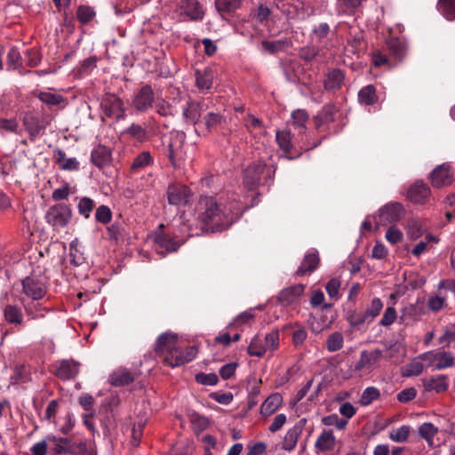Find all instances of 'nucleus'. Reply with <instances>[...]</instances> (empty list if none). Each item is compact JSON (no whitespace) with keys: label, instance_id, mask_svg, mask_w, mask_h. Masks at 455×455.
<instances>
[{"label":"nucleus","instance_id":"1","mask_svg":"<svg viewBox=\"0 0 455 455\" xmlns=\"http://www.w3.org/2000/svg\"><path fill=\"white\" fill-rule=\"evenodd\" d=\"M275 166L257 161L244 170L243 185L249 191H254L259 185L268 187L274 180Z\"/></svg>","mask_w":455,"mask_h":455},{"label":"nucleus","instance_id":"2","mask_svg":"<svg viewBox=\"0 0 455 455\" xmlns=\"http://www.w3.org/2000/svg\"><path fill=\"white\" fill-rule=\"evenodd\" d=\"M275 140L288 159L298 158L303 151H308L316 147V145L306 143L305 139H301V137L295 139L294 135L288 129L277 130Z\"/></svg>","mask_w":455,"mask_h":455},{"label":"nucleus","instance_id":"3","mask_svg":"<svg viewBox=\"0 0 455 455\" xmlns=\"http://www.w3.org/2000/svg\"><path fill=\"white\" fill-rule=\"evenodd\" d=\"M185 142V132L180 131H172L170 132L164 154L174 169H180L186 161Z\"/></svg>","mask_w":455,"mask_h":455},{"label":"nucleus","instance_id":"4","mask_svg":"<svg viewBox=\"0 0 455 455\" xmlns=\"http://www.w3.org/2000/svg\"><path fill=\"white\" fill-rule=\"evenodd\" d=\"M101 111V121L110 119L114 122H119L126 117V108L124 100L115 93L107 92L101 97L100 103Z\"/></svg>","mask_w":455,"mask_h":455},{"label":"nucleus","instance_id":"5","mask_svg":"<svg viewBox=\"0 0 455 455\" xmlns=\"http://www.w3.org/2000/svg\"><path fill=\"white\" fill-rule=\"evenodd\" d=\"M199 219L205 225L211 223L224 224L232 221L233 218L222 209V204L217 201H199Z\"/></svg>","mask_w":455,"mask_h":455},{"label":"nucleus","instance_id":"6","mask_svg":"<svg viewBox=\"0 0 455 455\" xmlns=\"http://www.w3.org/2000/svg\"><path fill=\"white\" fill-rule=\"evenodd\" d=\"M343 119L339 108L336 104L328 103L314 116V124L316 130L325 132L334 123H337L340 129L345 124Z\"/></svg>","mask_w":455,"mask_h":455},{"label":"nucleus","instance_id":"7","mask_svg":"<svg viewBox=\"0 0 455 455\" xmlns=\"http://www.w3.org/2000/svg\"><path fill=\"white\" fill-rule=\"evenodd\" d=\"M22 292L32 300H41L47 292V282L44 275L31 274L22 282Z\"/></svg>","mask_w":455,"mask_h":455},{"label":"nucleus","instance_id":"8","mask_svg":"<svg viewBox=\"0 0 455 455\" xmlns=\"http://www.w3.org/2000/svg\"><path fill=\"white\" fill-rule=\"evenodd\" d=\"M434 188H443L451 186L455 180V170L450 162L436 165L427 175Z\"/></svg>","mask_w":455,"mask_h":455},{"label":"nucleus","instance_id":"9","mask_svg":"<svg viewBox=\"0 0 455 455\" xmlns=\"http://www.w3.org/2000/svg\"><path fill=\"white\" fill-rule=\"evenodd\" d=\"M405 213L406 211L402 204L398 202L388 203L379 210L376 223L382 226L395 223L403 219Z\"/></svg>","mask_w":455,"mask_h":455},{"label":"nucleus","instance_id":"10","mask_svg":"<svg viewBox=\"0 0 455 455\" xmlns=\"http://www.w3.org/2000/svg\"><path fill=\"white\" fill-rule=\"evenodd\" d=\"M184 20L199 21L204 17V10L198 0H180L175 10Z\"/></svg>","mask_w":455,"mask_h":455},{"label":"nucleus","instance_id":"11","mask_svg":"<svg viewBox=\"0 0 455 455\" xmlns=\"http://www.w3.org/2000/svg\"><path fill=\"white\" fill-rule=\"evenodd\" d=\"M52 372L58 379L67 381L76 378L80 371V363L74 359H62L52 365Z\"/></svg>","mask_w":455,"mask_h":455},{"label":"nucleus","instance_id":"12","mask_svg":"<svg viewBox=\"0 0 455 455\" xmlns=\"http://www.w3.org/2000/svg\"><path fill=\"white\" fill-rule=\"evenodd\" d=\"M71 218V210L65 204H56L49 208L45 213L47 223L53 228H63L68 225Z\"/></svg>","mask_w":455,"mask_h":455},{"label":"nucleus","instance_id":"13","mask_svg":"<svg viewBox=\"0 0 455 455\" xmlns=\"http://www.w3.org/2000/svg\"><path fill=\"white\" fill-rule=\"evenodd\" d=\"M155 92L150 84H143L134 93L132 105L140 113H145L153 108Z\"/></svg>","mask_w":455,"mask_h":455},{"label":"nucleus","instance_id":"14","mask_svg":"<svg viewBox=\"0 0 455 455\" xmlns=\"http://www.w3.org/2000/svg\"><path fill=\"white\" fill-rule=\"evenodd\" d=\"M178 335L172 332H164L158 336L155 343L156 354L163 358L165 363V357L172 355L178 347Z\"/></svg>","mask_w":455,"mask_h":455},{"label":"nucleus","instance_id":"15","mask_svg":"<svg viewBox=\"0 0 455 455\" xmlns=\"http://www.w3.org/2000/svg\"><path fill=\"white\" fill-rule=\"evenodd\" d=\"M22 124L25 130L28 132L31 141H35L38 137L42 136L46 129L44 119L32 112L25 113Z\"/></svg>","mask_w":455,"mask_h":455},{"label":"nucleus","instance_id":"16","mask_svg":"<svg viewBox=\"0 0 455 455\" xmlns=\"http://www.w3.org/2000/svg\"><path fill=\"white\" fill-rule=\"evenodd\" d=\"M77 438L75 437H57L48 435L47 440L51 446L52 455H71Z\"/></svg>","mask_w":455,"mask_h":455},{"label":"nucleus","instance_id":"17","mask_svg":"<svg viewBox=\"0 0 455 455\" xmlns=\"http://www.w3.org/2000/svg\"><path fill=\"white\" fill-rule=\"evenodd\" d=\"M154 241L157 253L162 255L177 251L181 245L179 241H176L171 235L164 233L163 231L156 233Z\"/></svg>","mask_w":455,"mask_h":455},{"label":"nucleus","instance_id":"18","mask_svg":"<svg viewBox=\"0 0 455 455\" xmlns=\"http://www.w3.org/2000/svg\"><path fill=\"white\" fill-rule=\"evenodd\" d=\"M52 160L61 171L73 172L80 170V162L76 157H68L61 148L53 150Z\"/></svg>","mask_w":455,"mask_h":455},{"label":"nucleus","instance_id":"19","mask_svg":"<svg viewBox=\"0 0 455 455\" xmlns=\"http://www.w3.org/2000/svg\"><path fill=\"white\" fill-rule=\"evenodd\" d=\"M345 73L339 68H330L324 74L323 85L324 90L336 91L339 90L344 83Z\"/></svg>","mask_w":455,"mask_h":455},{"label":"nucleus","instance_id":"20","mask_svg":"<svg viewBox=\"0 0 455 455\" xmlns=\"http://www.w3.org/2000/svg\"><path fill=\"white\" fill-rule=\"evenodd\" d=\"M204 124L208 132L226 135L227 120L219 113L210 112L204 116Z\"/></svg>","mask_w":455,"mask_h":455},{"label":"nucleus","instance_id":"21","mask_svg":"<svg viewBox=\"0 0 455 455\" xmlns=\"http://www.w3.org/2000/svg\"><path fill=\"white\" fill-rule=\"evenodd\" d=\"M306 423V419H300L291 429L287 431L282 447L283 450L288 451L294 450Z\"/></svg>","mask_w":455,"mask_h":455},{"label":"nucleus","instance_id":"22","mask_svg":"<svg viewBox=\"0 0 455 455\" xmlns=\"http://www.w3.org/2000/svg\"><path fill=\"white\" fill-rule=\"evenodd\" d=\"M112 160V150L110 148L99 144L91 153V161L98 168H103Z\"/></svg>","mask_w":455,"mask_h":455},{"label":"nucleus","instance_id":"23","mask_svg":"<svg viewBox=\"0 0 455 455\" xmlns=\"http://www.w3.org/2000/svg\"><path fill=\"white\" fill-rule=\"evenodd\" d=\"M305 285L295 284L285 289H283L277 297L280 304L283 306H289L295 301L304 293Z\"/></svg>","mask_w":455,"mask_h":455},{"label":"nucleus","instance_id":"24","mask_svg":"<svg viewBox=\"0 0 455 455\" xmlns=\"http://www.w3.org/2000/svg\"><path fill=\"white\" fill-rule=\"evenodd\" d=\"M407 199H427L431 196V188L423 180H417L406 191Z\"/></svg>","mask_w":455,"mask_h":455},{"label":"nucleus","instance_id":"25","mask_svg":"<svg viewBox=\"0 0 455 455\" xmlns=\"http://www.w3.org/2000/svg\"><path fill=\"white\" fill-rule=\"evenodd\" d=\"M123 134L141 144L148 141L152 137V134L146 127L137 123H132L129 125L123 132Z\"/></svg>","mask_w":455,"mask_h":455},{"label":"nucleus","instance_id":"26","mask_svg":"<svg viewBox=\"0 0 455 455\" xmlns=\"http://www.w3.org/2000/svg\"><path fill=\"white\" fill-rule=\"evenodd\" d=\"M320 262L317 252H308L305 255L300 266L295 272L296 276H302L305 275H310L318 267Z\"/></svg>","mask_w":455,"mask_h":455},{"label":"nucleus","instance_id":"27","mask_svg":"<svg viewBox=\"0 0 455 455\" xmlns=\"http://www.w3.org/2000/svg\"><path fill=\"white\" fill-rule=\"evenodd\" d=\"M308 120V114L306 110L297 109L291 114V124L298 131L299 137L306 139V124Z\"/></svg>","mask_w":455,"mask_h":455},{"label":"nucleus","instance_id":"28","mask_svg":"<svg viewBox=\"0 0 455 455\" xmlns=\"http://www.w3.org/2000/svg\"><path fill=\"white\" fill-rule=\"evenodd\" d=\"M168 199H188L191 196V189L180 182H172L167 188Z\"/></svg>","mask_w":455,"mask_h":455},{"label":"nucleus","instance_id":"29","mask_svg":"<svg viewBox=\"0 0 455 455\" xmlns=\"http://www.w3.org/2000/svg\"><path fill=\"white\" fill-rule=\"evenodd\" d=\"M282 403L283 397L280 394H272L261 404L260 413L265 417H268L281 406Z\"/></svg>","mask_w":455,"mask_h":455},{"label":"nucleus","instance_id":"30","mask_svg":"<svg viewBox=\"0 0 455 455\" xmlns=\"http://www.w3.org/2000/svg\"><path fill=\"white\" fill-rule=\"evenodd\" d=\"M315 446L322 451H331L335 447V436L331 429H324L315 441Z\"/></svg>","mask_w":455,"mask_h":455},{"label":"nucleus","instance_id":"31","mask_svg":"<svg viewBox=\"0 0 455 455\" xmlns=\"http://www.w3.org/2000/svg\"><path fill=\"white\" fill-rule=\"evenodd\" d=\"M379 97L374 85L363 87L358 92V100L362 105L372 106L378 102Z\"/></svg>","mask_w":455,"mask_h":455},{"label":"nucleus","instance_id":"32","mask_svg":"<svg viewBox=\"0 0 455 455\" xmlns=\"http://www.w3.org/2000/svg\"><path fill=\"white\" fill-rule=\"evenodd\" d=\"M387 49L389 53L396 60H402L405 55V45L397 37H391L386 41Z\"/></svg>","mask_w":455,"mask_h":455},{"label":"nucleus","instance_id":"33","mask_svg":"<svg viewBox=\"0 0 455 455\" xmlns=\"http://www.w3.org/2000/svg\"><path fill=\"white\" fill-rule=\"evenodd\" d=\"M202 111L203 108L199 102L190 101L183 109V116L188 122L195 124L199 121Z\"/></svg>","mask_w":455,"mask_h":455},{"label":"nucleus","instance_id":"34","mask_svg":"<svg viewBox=\"0 0 455 455\" xmlns=\"http://www.w3.org/2000/svg\"><path fill=\"white\" fill-rule=\"evenodd\" d=\"M423 386L427 391L435 390L436 393H441L448 387L447 378L445 375H440L436 378L426 379L423 380Z\"/></svg>","mask_w":455,"mask_h":455},{"label":"nucleus","instance_id":"35","mask_svg":"<svg viewBox=\"0 0 455 455\" xmlns=\"http://www.w3.org/2000/svg\"><path fill=\"white\" fill-rule=\"evenodd\" d=\"M25 311L32 319L44 317L46 313L50 311L47 307L43 306L39 300H32L28 304H24Z\"/></svg>","mask_w":455,"mask_h":455},{"label":"nucleus","instance_id":"36","mask_svg":"<svg viewBox=\"0 0 455 455\" xmlns=\"http://www.w3.org/2000/svg\"><path fill=\"white\" fill-rule=\"evenodd\" d=\"M213 73L211 69L196 71V82L200 90H209L212 86Z\"/></svg>","mask_w":455,"mask_h":455},{"label":"nucleus","instance_id":"37","mask_svg":"<svg viewBox=\"0 0 455 455\" xmlns=\"http://www.w3.org/2000/svg\"><path fill=\"white\" fill-rule=\"evenodd\" d=\"M132 373L127 370H118L111 375V384L116 387H122L133 382Z\"/></svg>","mask_w":455,"mask_h":455},{"label":"nucleus","instance_id":"38","mask_svg":"<svg viewBox=\"0 0 455 455\" xmlns=\"http://www.w3.org/2000/svg\"><path fill=\"white\" fill-rule=\"evenodd\" d=\"M4 315L5 320L12 324H20L23 321V314L21 309L17 306L7 305L4 307Z\"/></svg>","mask_w":455,"mask_h":455},{"label":"nucleus","instance_id":"39","mask_svg":"<svg viewBox=\"0 0 455 455\" xmlns=\"http://www.w3.org/2000/svg\"><path fill=\"white\" fill-rule=\"evenodd\" d=\"M76 15L82 25H86L95 18L96 12L93 7L82 4L77 7Z\"/></svg>","mask_w":455,"mask_h":455},{"label":"nucleus","instance_id":"40","mask_svg":"<svg viewBox=\"0 0 455 455\" xmlns=\"http://www.w3.org/2000/svg\"><path fill=\"white\" fill-rule=\"evenodd\" d=\"M243 0H215L218 12L225 13L235 12L242 6Z\"/></svg>","mask_w":455,"mask_h":455},{"label":"nucleus","instance_id":"41","mask_svg":"<svg viewBox=\"0 0 455 455\" xmlns=\"http://www.w3.org/2000/svg\"><path fill=\"white\" fill-rule=\"evenodd\" d=\"M7 66L9 69H20L23 68V59L19 49L12 47L7 54Z\"/></svg>","mask_w":455,"mask_h":455},{"label":"nucleus","instance_id":"42","mask_svg":"<svg viewBox=\"0 0 455 455\" xmlns=\"http://www.w3.org/2000/svg\"><path fill=\"white\" fill-rule=\"evenodd\" d=\"M383 308V302L379 298H374L371 304L366 307L364 315L368 323H371L381 312Z\"/></svg>","mask_w":455,"mask_h":455},{"label":"nucleus","instance_id":"43","mask_svg":"<svg viewBox=\"0 0 455 455\" xmlns=\"http://www.w3.org/2000/svg\"><path fill=\"white\" fill-rule=\"evenodd\" d=\"M153 107L155 108L156 114L160 116L169 117L174 116L173 106L164 99H158L154 102Z\"/></svg>","mask_w":455,"mask_h":455},{"label":"nucleus","instance_id":"44","mask_svg":"<svg viewBox=\"0 0 455 455\" xmlns=\"http://www.w3.org/2000/svg\"><path fill=\"white\" fill-rule=\"evenodd\" d=\"M343 335L339 331H335L328 337L326 340V348L329 352H336L343 347Z\"/></svg>","mask_w":455,"mask_h":455},{"label":"nucleus","instance_id":"45","mask_svg":"<svg viewBox=\"0 0 455 455\" xmlns=\"http://www.w3.org/2000/svg\"><path fill=\"white\" fill-rule=\"evenodd\" d=\"M37 98L49 106H58L65 101V98L61 94L48 92H41Z\"/></svg>","mask_w":455,"mask_h":455},{"label":"nucleus","instance_id":"46","mask_svg":"<svg viewBox=\"0 0 455 455\" xmlns=\"http://www.w3.org/2000/svg\"><path fill=\"white\" fill-rule=\"evenodd\" d=\"M267 351L264 342L258 336L251 339L248 347V354L252 356L262 357Z\"/></svg>","mask_w":455,"mask_h":455},{"label":"nucleus","instance_id":"47","mask_svg":"<svg viewBox=\"0 0 455 455\" xmlns=\"http://www.w3.org/2000/svg\"><path fill=\"white\" fill-rule=\"evenodd\" d=\"M153 164V157L149 151H143L139 154L133 160L131 168L137 170L144 168Z\"/></svg>","mask_w":455,"mask_h":455},{"label":"nucleus","instance_id":"48","mask_svg":"<svg viewBox=\"0 0 455 455\" xmlns=\"http://www.w3.org/2000/svg\"><path fill=\"white\" fill-rule=\"evenodd\" d=\"M371 62L375 68H380L383 66H387L388 68L392 67L390 63V59L387 57V53L380 50L373 51L371 53Z\"/></svg>","mask_w":455,"mask_h":455},{"label":"nucleus","instance_id":"49","mask_svg":"<svg viewBox=\"0 0 455 455\" xmlns=\"http://www.w3.org/2000/svg\"><path fill=\"white\" fill-rule=\"evenodd\" d=\"M380 395L379 390L375 387H366L360 398V403L363 406L371 404L373 401L377 400Z\"/></svg>","mask_w":455,"mask_h":455},{"label":"nucleus","instance_id":"50","mask_svg":"<svg viewBox=\"0 0 455 455\" xmlns=\"http://www.w3.org/2000/svg\"><path fill=\"white\" fill-rule=\"evenodd\" d=\"M438 6L447 20H452L455 18V0H439Z\"/></svg>","mask_w":455,"mask_h":455},{"label":"nucleus","instance_id":"51","mask_svg":"<svg viewBox=\"0 0 455 455\" xmlns=\"http://www.w3.org/2000/svg\"><path fill=\"white\" fill-rule=\"evenodd\" d=\"M361 354L364 358L367 368H372L377 365V363L383 356L382 351L380 349H374L371 352L363 350L361 352Z\"/></svg>","mask_w":455,"mask_h":455},{"label":"nucleus","instance_id":"52","mask_svg":"<svg viewBox=\"0 0 455 455\" xmlns=\"http://www.w3.org/2000/svg\"><path fill=\"white\" fill-rule=\"evenodd\" d=\"M98 57L91 56L85 59L78 67L77 73L80 76H84L89 74L97 67Z\"/></svg>","mask_w":455,"mask_h":455},{"label":"nucleus","instance_id":"53","mask_svg":"<svg viewBox=\"0 0 455 455\" xmlns=\"http://www.w3.org/2000/svg\"><path fill=\"white\" fill-rule=\"evenodd\" d=\"M76 192V188L75 186L72 187L70 184L64 182L60 188L53 190L52 197V199H67Z\"/></svg>","mask_w":455,"mask_h":455},{"label":"nucleus","instance_id":"54","mask_svg":"<svg viewBox=\"0 0 455 455\" xmlns=\"http://www.w3.org/2000/svg\"><path fill=\"white\" fill-rule=\"evenodd\" d=\"M455 363L454 357L449 352H440L438 361L434 364V370H443L453 366Z\"/></svg>","mask_w":455,"mask_h":455},{"label":"nucleus","instance_id":"55","mask_svg":"<svg viewBox=\"0 0 455 455\" xmlns=\"http://www.w3.org/2000/svg\"><path fill=\"white\" fill-rule=\"evenodd\" d=\"M107 233L110 241L117 242L120 238L124 236L125 229L122 224L115 222L108 228Z\"/></svg>","mask_w":455,"mask_h":455},{"label":"nucleus","instance_id":"56","mask_svg":"<svg viewBox=\"0 0 455 455\" xmlns=\"http://www.w3.org/2000/svg\"><path fill=\"white\" fill-rule=\"evenodd\" d=\"M411 432V427L407 425H403L397 429L393 430L389 434V437L392 441L396 443H404L408 440Z\"/></svg>","mask_w":455,"mask_h":455},{"label":"nucleus","instance_id":"57","mask_svg":"<svg viewBox=\"0 0 455 455\" xmlns=\"http://www.w3.org/2000/svg\"><path fill=\"white\" fill-rule=\"evenodd\" d=\"M71 455H97L93 448L87 445V442L83 439H76Z\"/></svg>","mask_w":455,"mask_h":455},{"label":"nucleus","instance_id":"58","mask_svg":"<svg viewBox=\"0 0 455 455\" xmlns=\"http://www.w3.org/2000/svg\"><path fill=\"white\" fill-rule=\"evenodd\" d=\"M262 46L267 52L275 53L282 51L285 46H289V42L287 39L277 41L264 40L262 41Z\"/></svg>","mask_w":455,"mask_h":455},{"label":"nucleus","instance_id":"59","mask_svg":"<svg viewBox=\"0 0 455 455\" xmlns=\"http://www.w3.org/2000/svg\"><path fill=\"white\" fill-rule=\"evenodd\" d=\"M319 54V48L315 45H306L301 47L299 52V56L305 61L314 60Z\"/></svg>","mask_w":455,"mask_h":455},{"label":"nucleus","instance_id":"60","mask_svg":"<svg viewBox=\"0 0 455 455\" xmlns=\"http://www.w3.org/2000/svg\"><path fill=\"white\" fill-rule=\"evenodd\" d=\"M195 379L197 383L204 386H215L219 382V378L215 373L199 372L196 374Z\"/></svg>","mask_w":455,"mask_h":455},{"label":"nucleus","instance_id":"61","mask_svg":"<svg viewBox=\"0 0 455 455\" xmlns=\"http://www.w3.org/2000/svg\"><path fill=\"white\" fill-rule=\"evenodd\" d=\"M19 123L16 118H0V132H12L17 133Z\"/></svg>","mask_w":455,"mask_h":455},{"label":"nucleus","instance_id":"62","mask_svg":"<svg viewBox=\"0 0 455 455\" xmlns=\"http://www.w3.org/2000/svg\"><path fill=\"white\" fill-rule=\"evenodd\" d=\"M69 250V259L71 264L76 267L83 265L84 263V257L83 253L79 251L74 241L70 243Z\"/></svg>","mask_w":455,"mask_h":455},{"label":"nucleus","instance_id":"63","mask_svg":"<svg viewBox=\"0 0 455 455\" xmlns=\"http://www.w3.org/2000/svg\"><path fill=\"white\" fill-rule=\"evenodd\" d=\"M437 427L430 422H425L419 427V434L426 440L432 439L437 434Z\"/></svg>","mask_w":455,"mask_h":455},{"label":"nucleus","instance_id":"64","mask_svg":"<svg viewBox=\"0 0 455 455\" xmlns=\"http://www.w3.org/2000/svg\"><path fill=\"white\" fill-rule=\"evenodd\" d=\"M423 370V363L418 360H413L411 363L405 366L403 375L407 377L418 376L422 373Z\"/></svg>","mask_w":455,"mask_h":455}]
</instances>
